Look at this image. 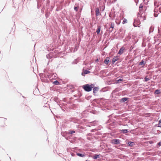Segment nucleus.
Masks as SVG:
<instances>
[{"mask_svg": "<svg viewBox=\"0 0 161 161\" xmlns=\"http://www.w3.org/2000/svg\"><path fill=\"white\" fill-rule=\"evenodd\" d=\"M94 85L93 84L91 85L87 84L84 85L82 87L86 91L89 92L92 90V88L94 87Z\"/></svg>", "mask_w": 161, "mask_h": 161, "instance_id": "obj_1", "label": "nucleus"}, {"mask_svg": "<svg viewBox=\"0 0 161 161\" xmlns=\"http://www.w3.org/2000/svg\"><path fill=\"white\" fill-rule=\"evenodd\" d=\"M154 4L155 6H156L157 7H155V9H154V16L155 17H157L158 16V14H159L161 12V11L160 9V8H159V10H158V5L157 2L156 1H155L154 3Z\"/></svg>", "mask_w": 161, "mask_h": 161, "instance_id": "obj_2", "label": "nucleus"}, {"mask_svg": "<svg viewBox=\"0 0 161 161\" xmlns=\"http://www.w3.org/2000/svg\"><path fill=\"white\" fill-rule=\"evenodd\" d=\"M120 142L119 139H114L112 140V143L114 144H118Z\"/></svg>", "mask_w": 161, "mask_h": 161, "instance_id": "obj_3", "label": "nucleus"}, {"mask_svg": "<svg viewBox=\"0 0 161 161\" xmlns=\"http://www.w3.org/2000/svg\"><path fill=\"white\" fill-rule=\"evenodd\" d=\"M114 24L113 22H111L110 24V27L109 28V32H111L113 30V29L114 27Z\"/></svg>", "mask_w": 161, "mask_h": 161, "instance_id": "obj_4", "label": "nucleus"}, {"mask_svg": "<svg viewBox=\"0 0 161 161\" xmlns=\"http://www.w3.org/2000/svg\"><path fill=\"white\" fill-rule=\"evenodd\" d=\"M125 49V48L124 47H122L119 49L118 53V54H121L122 53H123L124 52V50Z\"/></svg>", "mask_w": 161, "mask_h": 161, "instance_id": "obj_5", "label": "nucleus"}, {"mask_svg": "<svg viewBox=\"0 0 161 161\" xmlns=\"http://www.w3.org/2000/svg\"><path fill=\"white\" fill-rule=\"evenodd\" d=\"M95 14L96 16H98L100 14L99 10L98 8H96Z\"/></svg>", "mask_w": 161, "mask_h": 161, "instance_id": "obj_6", "label": "nucleus"}, {"mask_svg": "<svg viewBox=\"0 0 161 161\" xmlns=\"http://www.w3.org/2000/svg\"><path fill=\"white\" fill-rule=\"evenodd\" d=\"M90 73V71L87 70H85L83 72H82L81 74V75L82 76H84L85 74H88Z\"/></svg>", "mask_w": 161, "mask_h": 161, "instance_id": "obj_7", "label": "nucleus"}, {"mask_svg": "<svg viewBox=\"0 0 161 161\" xmlns=\"http://www.w3.org/2000/svg\"><path fill=\"white\" fill-rule=\"evenodd\" d=\"M109 61V58L108 57H107L106 58L105 60L104 61L103 63L104 64L107 65L108 64Z\"/></svg>", "mask_w": 161, "mask_h": 161, "instance_id": "obj_8", "label": "nucleus"}, {"mask_svg": "<svg viewBox=\"0 0 161 161\" xmlns=\"http://www.w3.org/2000/svg\"><path fill=\"white\" fill-rule=\"evenodd\" d=\"M101 155L100 154H95L94 155V156L93 157V158L94 159H96L98 158H100V156Z\"/></svg>", "mask_w": 161, "mask_h": 161, "instance_id": "obj_9", "label": "nucleus"}, {"mask_svg": "<svg viewBox=\"0 0 161 161\" xmlns=\"http://www.w3.org/2000/svg\"><path fill=\"white\" fill-rule=\"evenodd\" d=\"M118 58L117 57H114L113 58L112 61V64H114V63L118 60Z\"/></svg>", "mask_w": 161, "mask_h": 161, "instance_id": "obj_10", "label": "nucleus"}, {"mask_svg": "<svg viewBox=\"0 0 161 161\" xmlns=\"http://www.w3.org/2000/svg\"><path fill=\"white\" fill-rule=\"evenodd\" d=\"M146 63V62L143 60H142L139 63V65H144Z\"/></svg>", "mask_w": 161, "mask_h": 161, "instance_id": "obj_11", "label": "nucleus"}, {"mask_svg": "<svg viewBox=\"0 0 161 161\" xmlns=\"http://www.w3.org/2000/svg\"><path fill=\"white\" fill-rule=\"evenodd\" d=\"M129 98L127 97H124L122 98L120 102L122 103L124 102L127 101Z\"/></svg>", "mask_w": 161, "mask_h": 161, "instance_id": "obj_12", "label": "nucleus"}, {"mask_svg": "<svg viewBox=\"0 0 161 161\" xmlns=\"http://www.w3.org/2000/svg\"><path fill=\"white\" fill-rule=\"evenodd\" d=\"M99 89V88L98 87H95L93 88V93H96L98 91V90Z\"/></svg>", "mask_w": 161, "mask_h": 161, "instance_id": "obj_13", "label": "nucleus"}, {"mask_svg": "<svg viewBox=\"0 0 161 161\" xmlns=\"http://www.w3.org/2000/svg\"><path fill=\"white\" fill-rule=\"evenodd\" d=\"M101 28V27L100 26H97V30L96 31V32L97 33V34H98L100 32V31Z\"/></svg>", "mask_w": 161, "mask_h": 161, "instance_id": "obj_14", "label": "nucleus"}, {"mask_svg": "<svg viewBox=\"0 0 161 161\" xmlns=\"http://www.w3.org/2000/svg\"><path fill=\"white\" fill-rule=\"evenodd\" d=\"M128 144L129 146L131 147L134 146V143L133 142H129L128 143Z\"/></svg>", "mask_w": 161, "mask_h": 161, "instance_id": "obj_15", "label": "nucleus"}, {"mask_svg": "<svg viewBox=\"0 0 161 161\" xmlns=\"http://www.w3.org/2000/svg\"><path fill=\"white\" fill-rule=\"evenodd\" d=\"M76 155L78 156L83 157L85 156V155L84 154L80 153H77Z\"/></svg>", "mask_w": 161, "mask_h": 161, "instance_id": "obj_16", "label": "nucleus"}, {"mask_svg": "<svg viewBox=\"0 0 161 161\" xmlns=\"http://www.w3.org/2000/svg\"><path fill=\"white\" fill-rule=\"evenodd\" d=\"M154 30V27L153 26H151L149 29V33H150L151 32H152Z\"/></svg>", "mask_w": 161, "mask_h": 161, "instance_id": "obj_17", "label": "nucleus"}, {"mask_svg": "<svg viewBox=\"0 0 161 161\" xmlns=\"http://www.w3.org/2000/svg\"><path fill=\"white\" fill-rule=\"evenodd\" d=\"M97 122L95 121L92 122L91 123L90 125L92 126H94L96 125H97Z\"/></svg>", "mask_w": 161, "mask_h": 161, "instance_id": "obj_18", "label": "nucleus"}, {"mask_svg": "<svg viewBox=\"0 0 161 161\" xmlns=\"http://www.w3.org/2000/svg\"><path fill=\"white\" fill-rule=\"evenodd\" d=\"M121 132L124 134L127 133L128 132V130L126 129L122 130H120Z\"/></svg>", "mask_w": 161, "mask_h": 161, "instance_id": "obj_19", "label": "nucleus"}, {"mask_svg": "<svg viewBox=\"0 0 161 161\" xmlns=\"http://www.w3.org/2000/svg\"><path fill=\"white\" fill-rule=\"evenodd\" d=\"M75 132L74 130H69L68 131L69 134H72Z\"/></svg>", "mask_w": 161, "mask_h": 161, "instance_id": "obj_20", "label": "nucleus"}, {"mask_svg": "<svg viewBox=\"0 0 161 161\" xmlns=\"http://www.w3.org/2000/svg\"><path fill=\"white\" fill-rule=\"evenodd\" d=\"M53 84L54 85H58L59 84V82L57 80H56L53 82Z\"/></svg>", "mask_w": 161, "mask_h": 161, "instance_id": "obj_21", "label": "nucleus"}, {"mask_svg": "<svg viewBox=\"0 0 161 161\" xmlns=\"http://www.w3.org/2000/svg\"><path fill=\"white\" fill-rule=\"evenodd\" d=\"M143 7V5H142V3H141L140 5V6H139V10L140 11H141L142 10L141 9V8H142Z\"/></svg>", "mask_w": 161, "mask_h": 161, "instance_id": "obj_22", "label": "nucleus"}, {"mask_svg": "<svg viewBox=\"0 0 161 161\" xmlns=\"http://www.w3.org/2000/svg\"><path fill=\"white\" fill-rule=\"evenodd\" d=\"M122 81H123V79H119V80H116V83H118L119 82Z\"/></svg>", "mask_w": 161, "mask_h": 161, "instance_id": "obj_23", "label": "nucleus"}, {"mask_svg": "<svg viewBox=\"0 0 161 161\" xmlns=\"http://www.w3.org/2000/svg\"><path fill=\"white\" fill-rule=\"evenodd\" d=\"M127 22V20L126 19H125L122 22V24H124Z\"/></svg>", "mask_w": 161, "mask_h": 161, "instance_id": "obj_24", "label": "nucleus"}, {"mask_svg": "<svg viewBox=\"0 0 161 161\" xmlns=\"http://www.w3.org/2000/svg\"><path fill=\"white\" fill-rule=\"evenodd\" d=\"M78 8H79L78 7L75 6L74 7V9L76 11H78Z\"/></svg>", "mask_w": 161, "mask_h": 161, "instance_id": "obj_25", "label": "nucleus"}, {"mask_svg": "<svg viewBox=\"0 0 161 161\" xmlns=\"http://www.w3.org/2000/svg\"><path fill=\"white\" fill-rule=\"evenodd\" d=\"M159 92H160V90L157 89L155 91V93L156 94H158L160 93Z\"/></svg>", "mask_w": 161, "mask_h": 161, "instance_id": "obj_26", "label": "nucleus"}, {"mask_svg": "<svg viewBox=\"0 0 161 161\" xmlns=\"http://www.w3.org/2000/svg\"><path fill=\"white\" fill-rule=\"evenodd\" d=\"M143 18V20H145L146 19V17L144 16H143V17L142 16H141V17H140V20H141Z\"/></svg>", "mask_w": 161, "mask_h": 161, "instance_id": "obj_27", "label": "nucleus"}, {"mask_svg": "<svg viewBox=\"0 0 161 161\" xmlns=\"http://www.w3.org/2000/svg\"><path fill=\"white\" fill-rule=\"evenodd\" d=\"M46 57L47 58H50L51 57V56H50V54L47 55Z\"/></svg>", "mask_w": 161, "mask_h": 161, "instance_id": "obj_28", "label": "nucleus"}, {"mask_svg": "<svg viewBox=\"0 0 161 161\" xmlns=\"http://www.w3.org/2000/svg\"><path fill=\"white\" fill-rule=\"evenodd\" d=\"M144 79L145 81L146 82L148 81L149 80V78H147V77H145Z\"/></svg>", "mask_w": 161, "mask_h": 161, "instance_id": "obj_29", "label": "nucleus"}, {"mask_svg": "<svg viewBox=\"0 0 161 161\" xmlns=\"http://www.w3.org/2000/svg\"><path fill=\"white\" fill-rule=\"evenodd\" d=\"M161 123V119H160L159 121V125H160V124Z\"/></svg>", "mask_w": 161, "mask_h": 161, "instance_id": "obj_30", "label": "nucleus"}, {"mask_svg": "<svg viewBox=\"0 0 161 161\" xmlns=\"http://www.w3.org/2000/svg\"><path fill=\"white\" fill-rule=\"evenodd\" d=\"M158 145H159V146H161V142H159L158 143Z\"/></svg>", "mask_w": 161, "mask_h": 161, "instance_id": "obj_31", "label": "nucleus"}, {"mask_svg": "<svg viewBox=\"0 0 161 161\" xmlns=\"http://www.w3.org/2000/svg\"><path fill=\"white\" fill-rule=\"evenodd\" d=\"M158 31L159 32L160 31V29H159V28H158Z\"/></svg>", "mask_w": 161, "mask_h": 161, "instance_id": "obj_32", "label": "nucleus"}, {"mask_svg": "<svg viewBox=\"0 0 161 161\" xmlns=\"http://www.w3.org/2000/svg\"><path fill=\"white\" fill-rule=\"evenodd\" d=\"M46 17H47V14H46Z\"/></svg>", "mask_w": 161, "mask_h": 161, "instance_id": "obj_33", "label": "nucleus"}, {"mask_svg": "<svg viewBox=\"0 0 161 161\" xmlns=\"http://www.w3.org/2000/svg\"><path fill=\"white\" fill-rule=\"evenodd\" d=\"M46 17H47V14H46Z\"/></svg>", "mask_w": 161, "mask_h": 161, "instance_id": "obj_34", "label": "nucleus"}, {"mask_svg": "<svg viewBox=\"0 0 161 161\" xmlns=\"http://www.w3.org/2000/svg\"><path fill=\"white\" fill-rule=\"evenodd\" d=\"M159 127H161V126H160V125H159Z\"/></svg>", "mask_w": 161, "mask_h": 161, "instance_id": "obj_35", "label": "nucleus"}, {"mask_svg": "<svg viewBox=\"0 0 161 161\" xmlns=\"http://www.w3.org/2000/svg\"><path fill=\"white\" fill-rule=\"evenodd\" d=\"M116 0H114V1H116Z\"/></svg>", "mask_w": 161, "mask_h": 161, "instance_id": "obj_36", "label": "nucleus"}]
</instances>
